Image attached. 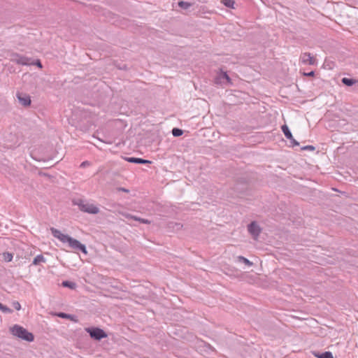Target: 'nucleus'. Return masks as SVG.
Listing matches in <instances>:
<instances>
[{
  "instance_id": "obj_26",
  "label": "nucleus",
  "mask_w": 358,
  "mask_h": 358,
  "mask_svg": "<svg viewBox=\"0 0 358 358\" xmlns=\"http://www.w3.org/2000/svg\"><path fill=\"white\" fill-rule=\"evenodd\" d=\"M12 306L17 310H20L21 309V305L18 301H13L12 303Z\"/></svg>"
},
{
  "instance_id": "obj_22",
  "label": "nucleus",
  "mask_w": 358,
  "mask_h": 358,
  "mask_svg": "<svg viewBox=\"0 0 358 358\" xmlns=\"http://www.w3.org/2000/svg\"><path fill=\"white\" fill-rule=\"evenodd\" d=\"M171 132L175 137L180 136L183 134V131L179 128H173Z\"/></svg>"
},
{
  "instance_id": "obj_2",
  "label": "nucleus",
  "mask_w": 358,
  "mask_h": 358,
  "mask_svg": "<svg viewBox=\"0 0 358 358\" xmlns=\"http://www.w3.org/2000/svg\"><path fill=\"white\" fill-rule=\"evenodd\" d=\"M85 330L90 334L92 338L96 341H101L102 338L108 336L107 334L99 327H87Z\"/></svg>"
},
{
  "instance_id": "obj_5",
  "label": "nucleus",
  "mask_w": 358,
  "mask_h": 358,
  "mask_svg": "<svg viewBox=\"0 0 358 358\" xmlns=\"http://www.w3.org/2000/svg\"><path fill=\"white\" fill-rule=\"evenodd\" d=\"M31 58L20 55L17 53H13L11 55L10 61L17 64L28 66L30 65Z\"/></svg>"
},
{
  "instance_id": "obj_27",
  "label": "nucleus",
  "mask_w": 358,
  "mask_h": 358,
  "mask_svg": "<svg viewBox=\"0 0 358 358\" xmlns=\"http://www.w3.org/2000/svg\"><path fill=\"white\" fill-rule=\"evenodd\" d=\"M303 150H310L314 151L315 150V148L313 145H306L301 148Z\"/></svg>"
},
{
  "instance_id": "obj_3",
  "label": "nucleus",
  "mask_w": 358,
  "mask_h": 358,
  "mask_svg": "<svg viewBox=\"0 0 358 358\" xmlns=\"http://www.w3.org/2000/svg\"><path fill=\"white\" fill-rule=\"evenodd\" d=\"M76 204L78 206L81 211L90 214H97L99 212V208L92 203H86L83 200H79Z\"/></svg>"
},
{
  "instance_id": "obj_30",
  "label": "nucleus",
  "mask_w": 358,
  "mask_h": 358,
  "mask_svg": "<svg viewBox=\"0 0 358 358\" xmlns=\"http://www.w3.org/2000/svg\"><path fill=\"white\" fill-rule=\"evenodd\" d=\"M290 143L292 144V146L299 145V143L293 138V140H289Z\"/></svg>"
},
{
  "instance_id": "obj_28",
  "label": "nucleus",
  "mask_w": 358,
  "mask_h": 358,
  "mask_svg": "<svg viewBox=\"0 0 358 358\" xmlns=\"http://www.w3.org/2000/svg\"><path fill=\"white\" fill-rule=\"evenodd\" d=\"M90 162H88V161H85V162H82V163H81V164H80V166L81 168H85V167H87V166H90Z\"/></svg>"
},
{
  "instance_id": "obj_32",
  "label": "nucleus",
  "mask_w": 358,
  "mask_h": 358,
  "mask_svg": "<svg viewBox=\"0 0 358 358\" xmlns=\"http://www.w3.org/2000/svg\"><path fill=\"white\" fill-rule=\"evenodd\" d=\"M176 225L177 226V229H180V227H182V225L180 224H176Z\"/></svg>"
},
{
  "instance_id": "obj_9",
  "label": "nucleus",
  "mask_w": 358,
  "mask_h": 358,
  "mask_svg": "<svg viewBox=\"0 0 358 358\" xmlns=\"http://www.w3.org/2000/svg\"><path fill=\"white\" fill-rule=\"evenodd\" d=\"M50 231L54 237L58 238L61 242H62L64 243H66L69 238L70 237L69 235L62 234L59 230H58L54 227H51Z\"/></svg>"
},
{
  "instance_id": "obj_6",
  "label": "nucleus",
  "mask_w": 358,
  "mask_h": 358,
  "mask_svg": "<svg viewBox=\"0 0 358 358\" xmlns=\"http://www.w3.org/2000/svg\"><path fill=\"white\" fill-rule=\"evenodd\" d=\"M248 230L255 240H257L261 233V228L259 224L253 221L248 226Z\"/></svg>"
},
{
  "instance_id": "obj_15",
  "label": "nucleus",
  "mask_w": 358,
  "mask_h": 358,
  "mask_svg": "<svg viewBox=\"0 0 358 358\" xmlns=\"http://www.w3.org/2000/svg\"><path fill=\"white\" fill-rule=\"evenodd\" d=\"M56 315L57 317H61V318L69 319V320H72V321H77L75 319V316L74 315H70V314H67V313H65L59 312V313H56Z\"/></svg>"
},
{
  "instance_id": "obj_20",
  "label": "nucleus",
  "mask_w": 358,
  "mask_h": 358,
  "mask_svg": "<svg viewBox=\"0 0 358 358\" xmlns=\"http://www.w3.org/2000/svg\"><path fill=\"white\" fill-rule=\"evenodd\" d=\"M178 4L180 8H181L182 9H184V10H187L192 6V4L191 3L183 1H178Z\"/></svg>"
},
{
  "instance_id": "obj_23",
  "label": "nucleus",
  "mask_w": 358,
  "mask_h": 358,
  "mask_svg": "<svg viewBox=\"0 0 358 358\" xmlns=\"http://www.w3.org/2000/svg\"><path fill=\"white\" fill-rule=\"evenodd\" d=\"M0 310H1L4 313H13V310L8 308V306L0 303Z\"/></svg>"
},
{
  "instance_id": "obj_21",
  "label": "nucleus",
  "mask_w": 358,
  "mask_h": 358,
  "mask_svg": "<svg viewBox=\"0 0 358 358\" xmlns=\"http://www.w3.org/2000/svg\"><path fill=\"white\" fill-rule=\"evenodd\" d=\"M222 3L227 8H234L235 1L234 0H222Z\"/></svg>"
},
{
  "instance_id": "obj_25",
  "label": "nucleus",
  "mask_w": 358,
  "mask_h": 358,
  "mask_svg": "<svg viewBox=\"0 0 358 358\" xmlns=\"http://www.w3.org/2000/svg\"><path fill=\"white\" fill-rule=\"evenodd\" d=\"M30 63H31L30 65H36V66H38L40 69L43 68V65L39 59H36L35 62H32Z\"/></svg>"
},
{
  "instance_id": "obj_14",
  "label": "nucleus",
  "mask_w": 358,
  "mask_h": 358,
  "mask_svg": "<svg viewBox=\"0 0 358 358\" xmlns=\"http://www.w3.org/2000/svg\"><path fill=\"white\" fill-rule=\"evenodd\" d=\"M313 355L317 358H334L332 353L329 351L322 353L313 352Z\"/></svg>"
},
{
  "instance_id": "obj_10",
  "label": "nucleus",
  "mask_w": 358,
  "mask_h": 358,
  "mask_svg": "<svg viewBox=\"0 0 358 358\" xmlns=\"http://www.w3.org/2000/svg\"><path fill=\"white\" fill-rule=\"evenodd\" d=\"M119 213L127 219H129V220L131 219V220H134L136 221H138L143 224H150V221L147 219H144V218H141V217H137L135 215H132L126 212H119Z\"/></svg>"
},
{
  "instance_id": "obj_18",
  "label": "nucleus",
  "mask_w": 358,
  "mask_h": 358,
  "mask_svg": "<svg viewBox=\"0 0 358 358\" xmlns=\"http://www.w3.org/2000/svg\"><path fill=\"white\" fill-rule=\"evenodd\" d=\"M42 262H45V259L42 255H38L34 259L32 264L34 265H38Z\"/></svg>"
},
{
  "instance_id": "obj_17",
  "label": "nucleus",
  "mask_w": 358,
  "mask_h": 358,
  "mask_svg": "<svg viewBox=\"0 0 358 358\" xmlns=\"http://www.w3.org/2000/svg\"><path fill=\"white\" fill-rule=\"evenodd\" d=\"M62 285L64 287H68L71 289H74L76 287V284L74 282L65 280L62 282Z\"/></svg>"
},
{
  "instance_id": "obj_11",
  "label": "nucleus",
  "mask_w": 358,
  "mask_h": 358,
  "mask_svg": "<svg viewBox=\"0 0 358 358\" xmlns=\"http://www.w3.org/2000/svg\"><path fill=\"white\" fill-rule=\"evenodd\" d=\"M125 161L130 162V163H134V164H151V162L147 159H144L142 158H138V157H125Z\"/></svg>"
},
{
  "instance_id": "obj_13",
  "label": "nucleus",
  "mask_w": 358,
  "mask_h": 358,
  "mask_svg": "<svg viewBox=\"0 0 358 358\" xmlns=\"http://www.w3.org/2000/svg\"><path fill=\"white\" fill-rule=\"evenodd\" d=\"M281 129L285 135V136L288 139V140H293V136H292V132L290 131L288 126L287 124H283L282 127H281Z\"/></svg>"
},
{
  "instance_id": "obj_31",
  "label": "nucleus",
  "mask_w": 358,
  "mask_h": 358,
  "mask_svg": "<svg viewBox=\"0 0 358 358\" xmlns=\"http://www.w3.org/2000/svg\"><path fill=\"white\" fill-rule=\"evenodd\" d=\"M117 190L118 191H121V192H127V193H128L129 192V189H126L124 187H118Z\"/></svg>"
},
{
  "instance_id": "obj_19",
  "label": "nucleus",
  "mask_w": 358,
  "mask_h": 358,
  "mask_svg": "<svg viewBox=\"0 0 358 358\" xmlns=\"http://www.w3.org/2000/svg\"><path fill=\"white\" fill-rule=\"evenodd\" d=\"M237 259H238V262L244 263L245 264H246L248 266H251L253 264V263L252 262H250L249 259H248L247 258H245L243 256L237 257Z\"/></svg>"
},
{
  "instance_id": "obj_7",
  "label": "nucleus",
  "mask_w": 358,
  "mask_h": 358,
  "mask_svg": "<svg viewBox=\"0 0 358 358\" xmlns=\"http://www.w3.org/2000/svg\"><path fill=\"white\" fill-rule=\"evenodd\" d=\"M300 60L304 64L315 65L317 59L309 52L302 53L300 56Z\"/></svg>"
},
{
  "instance_id": "obj_1",
  "label": "nucleus",
  "mask_w": 358,
  "mask_h": 358,
  "mask_svg": "<svg viewBox=\"0 0 358 358\" xmlns=\"http://www.w3.org/2000/svg\"><path fill=\"white\" fill-rule=\"evenodd\" d=\"M10 331L13 335L26 341L31 342L34 340L33 334L20 325L15 324L10 328Z\"/></svg>"
},
{
  "instance_id": "obj_4",
  "label": "nucleus",
  "mask_w": 358,
  "mask_h": 358,
  "mask_svg": "<svg viewBox=\"0 0 358 358\" xmlns=\"http://www.w3.org/2000/svg\"><path fill=\"white\" fill-rule=\"evenodd\" d=\"M66 243H68L69 247L72 250H74L75 251H80L85 255L87 254L86 246L78 240L70 236Z\"/></svg>"
},
{
  "instance_id": "obj_24",
  "label": "nucleus",
  "mask_w": 358,
  "mask_h": 358,
  "mask_svg": "<svg viewBox=\"0 0 358 358\" xmlns=\"http://www.w3.org/2000/svg\"><path fill=\"white\" fill-rule=\"evenodd\" d=\"M3 259L6 262H10L12 261L13 259V254L12 253H10V252H4L3 254Z\"/></svg>"
},
{
  "instance_id": "obj_8",
  "label": "nucleus",
  "mask_w": 358,
  "mask_h": 358,
  "mask_svg": "<svg viewBox=\"0 0 358 358\" xmlns=\"http://www.w3.org/2000/svg\"><path fill=\"white\" fill-rule=\"evenodd\" d=\"M224 83H231V80L230 77L228 76L227 72L220 71V72L217 74V76L215 78V84H222Z\"/></svg>"
},
{
  "instance_id": "obj_16",
  "label": "nucleus",
  "mask_w": 358,
  "mask_h": 358,
  "mask_svg": "<svg viewBox=\"0 0 358 358\" xmlns=\"http://www.w3.org/2000/svg\"><path fill=\"white\" fill-rule=\"evenodd\" d=\"M341 81L343 85L349 87L352 86L355 83L357 82V80L349 78H342Z\"/></svg>"
},
{
  "instance_id": "obj_29",
  "label": "nucleus",
  "mask_w": 358,
  "mask_h": 358,
  "mask_svg": "<svg viewBox=\"0 0 358 358\" xmlns=\"http://www.w3.org/2000/svg\"><path fill=\"white\" fill-rule=\"evenodd\" d=\"M303 75L307 77H313L315 76V71H311L308 73H304Z\"/></svg>"
},
{
  "instance_id": "obj_12",
  "label": "nucleus",
  "mask_w": 358,
  "mask_h": 358,
  "mask_svg": "<svg viewBox=\"0 0 358 358\" xmlns=\"http://www.w3.org/2000/svg\"><path fill=\"white\" fill-rule=\"evenodd\" d=\"M17 99L20 103L24 106H29L31 104V99L29 96L26 94H17Z\"/></svg>"
}]
</instances>
